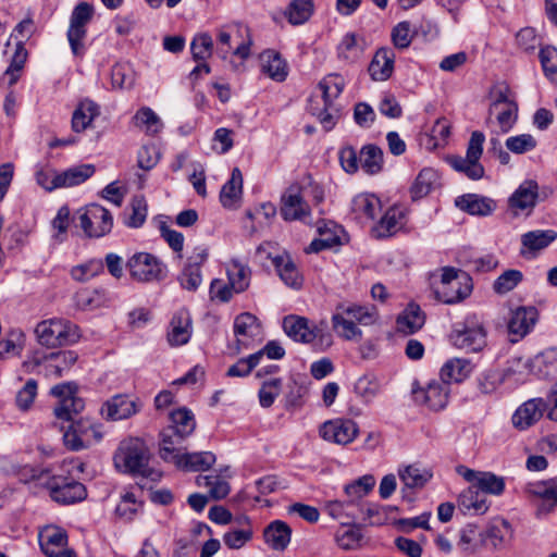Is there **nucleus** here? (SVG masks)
Listing matches in <instances>:
<instances>
[{
    "mask_svg": "<svg viewBox=\"0 0 557 557\" xmlns=\"http://www.w3.org/2000/svg\"><path fill=\"white\" fill-rule=\"evenodd\" d=\"M149 459L147 445L136 437L122 441L113 457L114 465L120 471L157 482L161 478V472L149 467Z\"/></svg>",
    "mask_w": 557,
    "mask_h": 557,
    "instance_id": "obj_1",
    "label": "nucleus"
},
{
    "mask_svg": "<svg viewBox=\"0 0 557 557\" xmlns=\"http://www.w3.org/2000/svg\"><path fill=\"white\" fill-rule=\"evenodd\" d=\"M252 39L250 29L242 22H230L220 26L215 33V52L226 60L234 54L243 60L250 55Z\"/></svg>",
    "mask_w": 557,
    "mask_h": 557,
    "instance_id": "obj_2",
    "label": "nucleus"
},
{
    "mask_svg": "<svg viewBox=\"0 0 557 557\" xmlns=\"http://www.w3.org/2000/svg\"><path fill=\"white\" fill-rule=\"evenodd\" d=\"M38 343L48 348H55L76 343L79 337L78 326L63 319L41 321L35 329Z\"/></svg>",
    "mask_w": 557,
    "mask_h": 557,
    "instance_id": "obj_3",
    "label": "nucleus"
},
{
    "mask_svg": "<svg viewBox=\"0 0 557 557\" xmlns=\"http://www.w3.org/2000/svg\"><path fill=\"white\" fill-rule=\"evenodd\" d=\"M484 141V134L480 131H474L469 139L466 157H448V164L455 171L463 173L470 180L476 181L482 178L484 175V168L480 163V158L483 153Z\"/></svg>",
    "mask_w": 557,
    "mask_h": 557,
    "instance_id": "obj_4",
    "label": "nucleus"
},
{
    "mask_svg": "<svg viewBox=\"0 0 557 557\" xmlns=\"http://www.w3.org/2000/svg\"><path fill=\"white\" fill-rule=\"evenodd\" d=\"M172 425L162 433V444L160 448V457H170L169 453L181 446L183 441L188 437L196 428V421L191 411L183 408L171 413Z\"/></svg>",
    "mask_w": 557,
    "mask_h": 557,
    "instance_id": "obj_5",
    "label": "nucleus"
},
{
    "mask_svg": "<svg viewBox=\"0 0 557 557\" xmlns=\"http://www.w3.org/2000/svg\"><path fill=\"white\" fill-rule=\"evenodd\" d=\"M454 347L467 352L481 351L486 346V330L475 315H469L450 333Z\"/></svg>",
    "mask_w": 557,
    "mask_h": 557,
    "instance_id": "obj_6",
    "label": "nucleus"
},
{
    "mask_svg": "<svg viewBox=\"0 0 557 557\" xmlns=\"http://www.w3.org/2000/svg\"><path fill=\"white\" fill-rule=\"evenodd\" d=\"M471 278L463 272L454 268H444L440 284L435 287V295L444 304H456L469 296Z\"/></svg>",
    "mask_w": 557,
    "mask_h": 557,
    "instance_id": "obj_7",
    "label": "nucleus"
},
{
    "mask_svg": "<svg viewBox=\"0 0 557 557\" xmlns=\"http://www.w3.org/2000/svg\"><path fill=\"white\" fill-rule=\"evenodd\" d=\"M324 322L318 325L309 319L296 314H290L283 319V329L286 335L293 341L302 344H310L314 339H319L321 344H325L329 347L332 344V337L324 331Z\"/></svg>",
    "mask_w": 557,
    "mask_h": 557,
    "instance_id": "obj_8",
    "label": "nucleus"
},
{
    "mask_svg": "<svg viewBox=\"0 0 557 557\" xmlns=\"http://www.w3.org/2000/svg\"><path fill=\"white\" fill-rule=\"evenodd\" d=\"M492 102L490 104V115H495L502 133H508L516 124L518 119V104L510 95L509 88L504 85H497L491 90Z\"/></svg>",
    "mask_w": 557,
    "mask_h": 557,
    "instance_id": "obj_9",
    "label": "nucleus"
},
{
    "mask_svg": "<svg viewBox=\"0 0 557 557\" xmlns=\"http://www.w3.org/2000/svg\"><path fill=\"white\" fill-rule=\"evenodd\" d=\"M75 220L87 237H102L109 234L113 226L110 211L97 203L79 209L75 214Z\"/></svg>",
    "mask_w": 557,
    "mask_h": 557,
    "instance_id": "obj_10",
    "label": "nucleus"
},
{
    "mask_svg": "<svg viewBox=\"0 0 557 557\" xmlns=\"http://www.w3.org/2000/svg\"><path fill=\"white\" fill-rule=\"evenodd\" d=\"M94 14V5L88 2H79L72 11L66 37L75 57L82 58L85 54L86 26L92 20Z\"/></svg>",
    "mask_w": 557,
    "mask_h": 557,
    "instance_id": "obj_11",
    "label": "nucleus"
},
{
    "mask_svg": "<svg viewBox=\"0 0 557 557\" xmlns=\"http://www.w3.org/2000/svg\"><path fill=\"white\" fill-rule=\"evenodd\" d=\"M273 248L270 243H264L257 248L256 253L262 259L272 261L278 276L287 286L299 289L304 280L292 257L285 251L274 255L272 252Z\"/></svg>",
    "mask_w": 557,
    "mask_h": 557,
    "instance_id": "obj_12",
    "label": "nucleus"
},
{
    "mask_svg": "<svg viewBox=\"0 0 557 557\" xmlns=\"http://www.w3.org/2000/svg\"><path fill=\"white\" fill-rule=\"evenodd\" d=\"M129 275L140 283H150L163 278L164 267L162 262L151 253L136 252L126 262Z\"/></svg>",
    "mask_w": 557,
    "mask_h": 557,
    "instance_id": "obj_13",
    "label": "nucleus"
},
{
    "mask_svg": "<svg viewBox=\"0 0 557 557\" xmlns=\"http://www.w3.org/2000/svg\"><path fill=\"white\" fill-rule=\"evenodd\" d=\"M102 438L98 426L87 419L71 421L69 429L63 434V441L71 450H81L91 446Z\"/></svg>",
    "mask_w": 557,
    "mask_h": 557,
    "instance_id": "obj_14",
    "label": "nucleus"
},
{
    "mask_svg": "<svg viewBox=\"0 0 557 557\" xmlns=\"http://www.w3.org/2000/svg\"><path fill=\"white\" fill-rule=\"evenodd\" d=\"M456 472L465 481L478 488L484 496L485 494L500 496L505 491V479L493 472L473 470L463 465L457 466Z\"/></svg>",
    "mask_w": 557,
    "mask_h": 557,
    "instance_id": "obj_15",
    "label": "nucleus"
},
{
    "mask_svg": "<svg viewBox=\"0 0 557 557\" xmlns=\"http://www.w3.org/2000/svg\"><path fill=\"white\" fill-rule=\"evenodd\" d=\"M233 327L236 337L235 352L237 354L262 341L261 324L257 317L250 312L238 314L234 320Z\"/></svg>",
    "mask_w": 557,
    "mask_h": 557,
    "instance_id": "obj_16",
    "label": "nucleus"
},
{
    "mask_svg": "<svg viewBox=\"0 0 557 557\" xmlns=\"http://www.w3.org/2000/svg\"><path fill=\"white\" fill-rule=\"evenodd\" d=\"M358 434L359 428L351 419L336 418L327 420L319 428V435L325 442L337 445L350 444Z\"/></svg>",
    "mask_w": 557,
    "mask_h": 557,
    "instance_id": "obj_17",
    "label": "nucleus"
},
{
    "mask_svg": "<svg viewBox=\"0 0 557 557\" xmlns=\"http://www.w3.org/2000/svg\"><path fill=\"white\" fill-rule=\"evenodd\" d=\"M305 189L297 185H290L282 196L281 215L285 221L307 222L310 218V207L304 199Z\"/></svg>",
    "mask_w": 557,
    "mask_h": 557,
    "instance_id": "obj_18",
    "label": "nucleus"
},
{
    "mask_svg": "<svg viewBox=\"0 0 557 557\" xmlns=\"http://www.w3.org/2000/svg\"><path fill=\"white\" fill-rule=\"evenodd\" d=\"M525 493L537 499L536 516H547L557 507V478L529 483Z\"/></svg>",
    "mask_w": 557,
    "mask_h": 557,
    "instance_id": "obj_19",
    "label": "nucleus"
},
{
    "mask_svg": "<svg viewBox=\"0 0 557 557\" xmlns=\"http://www.w3.org/2000/svg\"><path fill=\"white\" fill-rule=\"evenodd\" d=\"M140 409L141 403L137 398L116 394L102 404L100 414L107 421H120L132 418Z\"/></svg>",
    "mask_w": 557,
    "mask_h": 557,
    "instance_id": "obj_20",
    "label": "nucleus"
},
{
    "mask_svg": "<svg viewBox=\"0 0 557 557\" xmlns=\"http://www.w3.org/2000/svg\"><path fill=\"white\" fill-rule=\"evenodd\" d=\"M540 198V187L536 181L525 180L508 198V208L512 211L515 216L525 212L530 214Z\"/></svg>",
    "mask_w": 557,
    "mask_h": 557,
    "instance_id": "obj_21",
    "label": "nucleus"
},
{
    "mask_svg": "<svg viewBox=\"0 0 557 557\" xmlns=\"http://www.w3.org/2000/svg\"><path fill=\"white\" fill-rule=\"evenodd\" d=\"M166 458H162L166 462H173L178 469L184 471L201 472L207 471L215 462V455L211 451L200 453H181V446L169 453Z\"/></svg>",
    "mask_w": 557,
    "mask_h": 557,
    "instance_id": "obj_22",
    "label": "nucleus"
},
{
    "mask_svg": "<svg viewBox=\"0 0 557 557\" xmlns=\"http://www.w3.org/2000/svg\"><path fill=\"white\" fill-rule=\"evenodd\" d=\"M77 361V354L72 350L50 352L42 357L35 355L33 363L42 366L45 375L48 377L63 376Z\"/></svg>",
    "mask_w": 557,
    "mask_h": 557,
    "instance_id": "obj_23",
    "label": "nucleus"
},
{
    "mask_svg": "<svg viewBox=\"0 0 557 557\" xmlns=\"http://www.w3.org/2000/svg\"><path fill=\"white\" fill-rule=\"evenodd\" d=\"M367 48L368 41L362 34L348 32L336 46V55L339 61L354 64L363 58Z\"/></svg>",
    "mask_w": 557,
    "mask_h": 557,
    "instance_id": "obj_24",
    "label": "nucleus"
},
{
    "mask_svg": "<svg viewBox=\"0 0 557 557\" xmlns=\"http://www.w3.org/2000/svg\"><path fill=\"white\" fill-rule=\"evenodd\" d=\"M51 498L60 504L69 505L85 499V486L77 481L53 478L49 484Z\"/></svg>",
    "mask_w": 557,
    "mask_h": 557,
    "instance_id": "obj_25",
    "label": "nucleus"
},
{
    "mask_svg": "<svg viewBox=\"0 0 557 557\" xmlns=\"http://www.w3.org/2000/svg\"><path fill=\"white\" fill-rule=\"evenodd\" d=\"M449 385L444 381H432L426 387L413 391L414 400L432 410L446 407L449 397Z\"/></svg>",
    "mask_w": 557,
    "mask_h": 557,
    "instance_id": "obj_26",
    "label": "nucleus"
},
{
    "mask_svg": "<svg viewBox=\"0 0 557 557\" xmlns=\"http://www.w3.org/2000/svg\"><path fill=\"white\" fill-rule=\"evenodd\" d=\"M557 239L555 230H534L521 235L520 255L532 259Z\"/></svg>",
    "mask_w": 557,
    "mask_h": 557,
    "instance_id": "obj_27",
    "label": "nucleus"
},
{
    "mask_svg": "<svg viewBox=\"0 0 557 557\" xmlns=\"http://www.w3.org/2000/svg\"><path fill=\"white\" fill-rule=\"evenodd\" d=\"M39 544L48 557H61L67 549L66 531L57 525H47L39 532Z\"/></svg>",
    "mask_w": 557,
    "mask_h": 557,
    "instance_id": "obj_28",
    "label": "nucleus"
},
{
    "mask_svg": "<svg viewBox=\"0 0 557 557\" xmlns=\"http://www.w3.org/2000/svg\"><path fill=\"white\" fill-rule=\"evenodd\" d=\"M482 534L485 547L504 549L510 544L513 537V529L507 520L495 519L485 530H482Z\"/></svg>",
    "mask_w": 557,
    "mask_h": 557,
    "instance_id": "obj_29",
    "label": "nucleus"
},
{
    "mask_svg": "<svg viewBox=\"0 0 557 557\" xmlns=\"http://www.w3.org/2000/svg\"><path fill=\"white\" fill-rule=\"evenodd\" d=\"M405 224L406 210L401 207L394 206L388 208L380 221L373 226L372 234L376 238H386L400 231Z\"/></svg>",
    "mask_w": 557,
    "mask_h": 557,
    "instance_id": "obj_30",
    "label": "nucleus"
},
{
    "mask_svg": "<svg viewBox=\"0 0 557 557\" xmlns=\"http://www.w3.org/2000/svg\"><path fill=\"white\" fill-rule=\"evenodd\" d=\"M537 320V310L534 307H520L511 312L508 322V331L515 336L512 342H517L525 336L534 326Z\"/></svg>",
    "mask_w": 557,
    "mask_h": 557,
    "instance_id": "obj_31",
    "label": "nucleus"
},
{
    "mask_svg": "<svg viewBox=\"0 0 557 557\" xmlns=\"http://www.w3.org/2000/svg\"><path fill=\"white\" fill-rule=\"evenodd\" d=\"M455 206L471 215L487 216L496 209V202L476 194H466L455 199Z\"/></svg>",
    "mask_w": 557,
    "mask_h": 557,
    "instance_id": "obj_32",
    "label": "nucleus"
},
{
    "mask_svg": "<svg viewBox=\"0 0 557 557\" xmlns=\"http://www.w3.org/2000/svg\"><path fill=\"white\" fill-rule=\"evenodd\" d=\"M191 336V318L187 310H178L170 322L168 342L171 346H182Z\"/></svg>",
    "mask_w": 557,
    "mask_h": 557,
    "instance_id": "obj_33",
    "label": "nucleus"
},
{
    "mask_svg": "<svg viewBox=\"0 0 557 557\" xmlns=\"http://www.w3.org/2000/svg\"><path fill=\"white\" fill-rule=\"evenodd\" d=\"M545 408L542 398H533L523 403L512 414V424L519 430H525L537 422Z\"/></svg>",
    "mask_w": 557,
    "mask_h": 557,
    "instance_id": "obj_34",
    "label": "nucleus"
},
{
    "mask_svg": "<svg viewBox=\"0 0 557 557\" xmlns=\"http://www.w3.org/2000/svg\"><path fill=\"white\" fill-rule=\"evenodd\" d=\"M474 371V364L467 358L448 359L441 368V380L447 383H461Z\"/></svg>",
    "mask_w": 557,
    "mask_h": 557,
    "instance_id": "obj_35",
    "label": "nucleus"
},
{
    "mask_svg": "<svg viewBox=\"0 0 557 557\" xmlns=\"http://www.w3.org/2000/svg\"><path fill=\"white\" fill-rule=\"evenodd\" d=\"M457 508L463 515H483L488 510L490 504L486 497L470 484L469 487L459 494Z\"/></svg>",
    "mask_w": 557,
    "mask_h": 557,
    "instance_id": "obj_36",
    "label": "nucleus"
},
{
    "mask_svg": "<svg viewBox=\"0 0 557 557\" xmlns=\"http://www.w3.org/2000/svg\"><path fill=\"white\" fill-rule=\"evenodd\" d=\"M395 53L391 48H380L369 65V74L373 81L383 82L391 77L394 71Z\"/></svg>",
    "mask_w": 557,
    "mask_h": 557,
    "instance_id": "obj_37",
    "label": "nucleus"
},
{
    "mask_svg": "<svg viewBox=\"0 0 557 557\" xmlns=\"http://www.w3.org/2000/svg\"><path fill=\"white\" fill-rule=\"evenodd\" d=\"M381 210V200L372 194L357 195L351 201V212L361 222L373 221Z\"/></svg>",
    "mask_w": 557,
    "mask_h": 557,
    "instance_id": "obj_38",
    "label": "nucleus"
},
{
    "mask_svg": "<svg viewBox=\"0 0 557 557\" xmlns=\"http://www.w3.org/2000/svg\"><path fill=\"white\" fill-rule=\"evenodd\" d=\"M243 194V174L238 168H234L230 180L222 186L220 201L224 208L238 207Z\"/></svg>",
    "mask_w": 557,
    "mask_h": 557,
    "instance_id": "obj_39",
    "label": "nucleus"
},
{
    "mask_svg": "<svg viewBox=\"0 0 557 557\" xmlns=\"http://www.w3.org/2000/svg\"><path fill=\"white\" fill-rule=\"evenodd\" d=\"M332 326L335 333L345 341H360L362 331L357 323L344 312L343 305L336 307L332 315Z\"/></svg>",
    "mask_w": 557,
    "mask_h": 557,
    "instance_id": "obj_40",
    "label": "nucleus"
},
{
    "mask_svg": "<svg viewBox=\"0 0 557 557\" xmlns=\"http://www.w3.org/2000/svg\"><path fill=\"white\" fill-rule=\"evenodd\" d=\"M263 536L271 548L284 550L290 542L292 529L286 522L274 520L264 529Z\"/></svg>",
    "mask_w": 557,
    "mask_h": 557,
    "instance_id": "obj_41",
    "label": "nucleus"
},
{
    "mask_svg": "<svg viewBox=\"0 0 557 557\" xmlns=\"http://www.w3.org/2000/svg\"><path fill=\"white\" fill-rule=\"evenodd\" d=\"M261 71L271 79L283 82L287 77V64L274 50H265L260 54Z\"/></svg>",
    "mask_w": 557,
    "mask_h": 557,
    "instance_id": "obj_42",
    "label": "nucleus"
},
{
    "mask_svg": "<svg viewBox=\"0 0 557 557\" xmlns=\"http://www.w3.org/2000/svg\"><path fill=\"white\" fill-rule=\"evenodd\" d=\"M99 113V106L96 102L89 99L82 100L73 112L72 129L76 133L85 131Z\"/></svg>",
    "mask_w": 557,
    "mask_h": 557,
    "instance_id": "obj_43",
    "label": "nucleus"
},
{
    "mask_svg": "<svg viewBox=\"0 0 557 557\" xmlns=\"http://www.w3.org/2000/svg\"><path fill=\"white\" fill-rule=\"evenodd\" d=\"M457 547L467 555L478 553L484 547L482 530L475 524H467L459 532Z\"/></svg>",
    "mask_w": 557,
    "mask_h": 557,
    "instance_id": "obj_44",
    "label": "nucleus"
},
{
    "mask_svg": "<svg viewBox=\"0 0 557 557\" xmlns=\"http://www.w3.org/2000/svg\"><path fill=\"white\" fill-rule=\"evenodd\" d=\"M397 331L404 334H413L424 324V314L417 305H409L396 321Z\"/></svg>",
    "mask_w": 557,
    "mask_h": 557,
    "instance_id": "obj_45",
    "label": "nucleus"
},
{
    "mask_svg": "<svg viewBox=\"0 0 557 557\" xmlns=\"http://www.w3.org/2000/svg\"><path fill=\"white\" fill-rule=\"evenodd\" d=\"M345 87V79L342 75L333 73L326 75L318 85L320 95H317L325 106H332L339 97Z\"/></svg>",
    "mask_w": 557,
    "mask_h": 557,
    "instance_id": "obj_46",
    "label": "nucleus"
},
{
    "mask_svg": "<svg viewBox=\"0 0 557 557\" xmlns=\"http://www.w3.org/2000/svg\"><path fill=\"white\" fill-rule=\"evenodd\" d=\"M398 475L407 488H422L432 479V472L418 465L399 468Z\"/></svg>",
    "mask_w": 557,
    "mask_h": 557,
    "instance_id": "obj_47",
    "label": "nucleus"
},
{
    "mask_svg": "<svg viewBox=\"0 0 557 557\" xmlns=\"http://www.w3.org/2000/svg\"><path fill=\"white\" fill-rule=\"evenodd\" d=\"M95 173L92 164H79L61 172L55 181L60 188L73 187L84 183Z\"/></svg>",
    "mask_w": 557,
    "mask_h": 557,
    "instance_id": "obj_48",
    "label": "nucleus"
},
{
    "mask_svg": "<svg viewBox=\"0 0 557 557\" xmlns=\"http://www.w3.org/2000/svg\"><path fill=\"white\" fill-rule=\"evenodd\" d=\"M437 181L436 171L430 168L421 170L410 188L411 198L418 200L425 197L437 185Z\"/></svg>",
    "mask_w": 557,
    "mask_h": 557,
    "instance_id": "obj_49",
    "label": "nucleus"
},
{
    "mask_svg": "<svg viewBox=\"0 0 557 557\" xmlns=\"http://www.w3.org/2000/svg\"><path fill=\"white\" fill-rule=\"evenodd\" d=\"M226 272L228 282L236 294L243 293L249 287L251 271L246 264L238 260H232Z\"/></svg>",
    "mask_w": 557,
    "mask_h": 557,
    "instance_id": "obj_50",
    "label": "nucleus"
},
{
    "mask_svg": "<svg viewBox=\"0 0 557 557\" xmlns=\"http://www.w3.org/2000/svg\"><path fill=\"white\" fill-rule=\"evenodd\" d=\"M133 120L135 125L145 131L147 135H156L163 127L161 119L149 107L140 108L134 115Z\"/></svg>",
    "mask_w": 557,
    "mask_h": 557,
    "instance_id": "obj_51",
    "label": "nucleus"
},
{
    "mask_svg": "<svg viewBox=\"0 0 557 557\" xmlns=\"http://www.w3.org/2000/svg\"><path fill=\"white\" fill-rule=\"evenodd\" d=\"M308 110L318 117L325 131H331L335 126L337 115L333 112V104L325 106L318 96H311Z\"/></svg>",
    "mask_w": 557,
    "mask_h": 557,
    "instance_id": "obj_52",
    "label": "nucleus"
},
{
    "mask_svg": "<svg viewBox=\"0 0 557 557\" xmlns=\"http://www.w3.org/2000/svg\"><path fill=\"white\" fill-rule=\"evenodd\" d=\"M361 168L368 174H376L383 166V151L376 145H366L360 151Z\"/></svg>",
    "mask_w": 557,
    "mask_h": 557,
    "instance_id": "obj_53",
    "label": "nucleus"
},
{
    "mask_svg": "<svg viewBox=\"0 0 557 557\" xmlns=\"http://www.w3.org/2000/svg\"><path fill=\"white\" fill-rule=\"evenodd\" d=\"M312 11V0H293L284 14L292 25H301L309 20Z\"/></svg>",
    "mask_w": 557,
    "mask_h": 557,
    "instance_id": "obj_54",
    "label": "nucleus"
},
{
    "mask_svg": "<svg viewBox=\"0 0 557 557\" xmlns=\"http://www.w3.org/2000/svg\"><path fill=\"white\" fill-rule=\"evenodd\" d=\"M84 406L83 399L74 394L59 400V404L54 407V416L60 420L73 421L75 420L74 417L84 409Z\"/></svg>",
    "mask_w": 557,
    "mask_h": 557,
    "instance_id": "obj_55",
    "label": "nucleus"
},
{
    "mask_svg": "<svg viewBox=\"0 0 557 557\" xmlns=\"http://www.w3.org/2000/svg\"><path fill=\"white\" fill-rule=\"evenodd\" d=\"M213 39L208 33L197 34L190 42V51L194 61H207L213 52Z\"/></svg>",
    "mask_w": 557,
    "mask_h": 557,
    "instance_id": "obj_56",
    "label": "nucleus"
},
{
    "mask_svg": "<svg viewBox=\"0 0 557 557\" xmlns=\"http://www.w3.org/2000/svg\"><path fill=\"white\" fill-rule=\"evenodd\" d=\"M355 393L366 403L372 401L380 392V382L373 374H364L355 383Z\"/></svg>",
    "mask_w": 557,
    "mask_h": 557,
    "instance_id": "obj_57",
    "label": "nucleus"
},
{
    "mask_svg": "<svg viewBox=\"0 0 557 557\" xmlns=\"http://www.w3.org/2000/svg\"><path fill=\"white\" fill-rule=\"evenodd\" d=\"M197 484L209 490L212 499H222L230 493V484L219 475L198 476Z\"/></svg>",
    "mask_w": 557,
    "mask_h": 557,
    "instance_id": "obj_58",
    "label": "nucleus"
},
{
    "mask_svg": "<svg viewBox=\"0 0 557 557\" xmlns=\"http://www.w3.org/2000/svg\"><path fill=\"white\" fill-rule=\"evenodd\" d=\"M343 309L347 317L351 318L356 323L361 325L372 324L377 317L376 309L373 306L343 305Z\"/></svg>",
    "mask_w": 557,
    "mask_h": 557,
    "instance_id": "obj_59",
    "label": "nucleus"
},
{
    "mask_svg": "<svg viewBox=\"0 0 557 557\" xmlns=\"http://www.w3.org/2000/svg\"><path fill=\"white\" fill-rule=\"evenodd\" d=\"M103 272V261L101 259H91L83 264H78L71 270V275L75 281L86 282Z\"/></svg>",
    "mask_w": 557,
    "mask_h": 557,
    "instance_id": "obj_60",
    "label": "nucleus"
},
{
    "mask_svg": "<svg viewBox=\"0 0 557 557\" xmlns=\"http://www.w3.org/2000/svg\"><path fill=\"white\" fill-rule=\"evenodd\" d=\"M523 278L521 271L516 269L506 270L494 282L493 288L497 294L511 292Z\"/></svg>",
    "mask_w": 557,
    "mask_h": 557,
    "instance_id": "obj_61",
    "label": "nucleus"
},
{
    "mask_svg": "<svg viewBox=\"0 0 557 557\" xmlns=\"http://www.w3.org/2000/svg\"><path fill=\"white\" fill-rule=\"evenodd\" d=\"M134 72L126 63H116L111 71V82L114 88L127 89L134 85Z\"/></svg>",
    "mask_w": 557,
    "mask_h": 557,
    "instance_id": "obj_62",
    "label": "nucleus"
},
{
    "mask_svg": "<svg viewBox=\"0 0 557 557\" xmlns=\"http://www.w3.org/2000/svg\"><path fill=\"white\" fill-rule=\"evenodd\" d=\"M325 508L327 513L334 519L339 520L343 518H348L355 520L358 518V513L356 512V506H354L351 502H349L348 499L329 500L325 504Z\"/></svg>",
    "mask_w": 557,
    "mask_h": 557,
    "instance_id": "obj_63",
    "label": "nucleus"
},
{
    "mask_svg": "<svg viewBox=\"0 0 557 557\" xmlns=\"http://www.w3.org/2000/svg\"><path fill=\"white\" fill-rule=\"evenodd\" d=\"M177 281L182 288L188 292H195L202 283L201 269L185 264L177 276Z\"/></svg>",
    "mask_w": 557,
    "mask_h": 557,
    "instance_id": "obj_64",
    "label": "nucleus"
}]
</instances>
